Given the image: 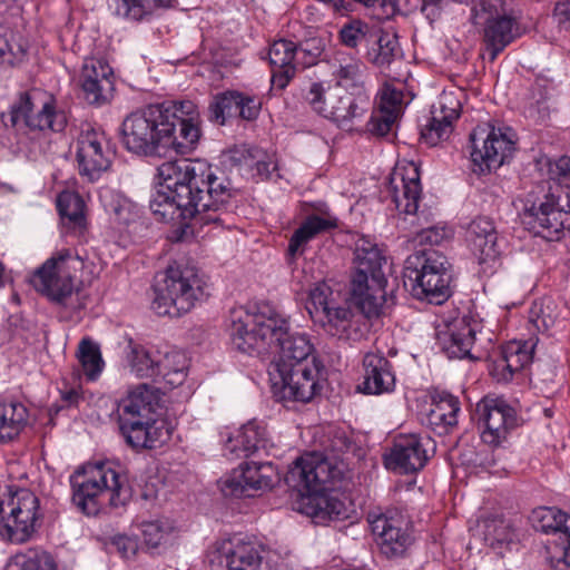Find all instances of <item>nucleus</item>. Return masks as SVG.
Wrapping results in <instances>:
<instances>
[{"label": "nucleus", "mask_w": 570, "mask_h": 570, "mask_svg": "<svg viewBox=\"0 0 570 570\" xmlns=\"http://www.w3.org/2000/svg\"><path fill=\"white\" fill-rule=\"evenodd\" d=\"M158 186L149 208L164 222L188 226L219 223L235 197L230 180L200 159L165 161L157 168Z\"/></svg>", "instance_id": "1"}, {"label": "nucleus", "mask_w": 570, "mask_h": 570, "mask_svg": "<svg viewBox=\"0 0 570 570\" xmlns=\"http://www.w3.org/2000/svg\"><path fill=\"white\" fill-rule=\"evenodd\" d=\"M200 122L198 107L191 100L150 105L125 118L122 142L137 155H151L159 148L186 155L200 138Z\"/></svg>", "instance_id": "2"}, {"label": "nucleus", "mask_w": 570, "mask_h": 570, "mask_svg": "<svg viewBox=\"0 0 570 570\" xmlns=\"http://www.w3.org/2000/svg\"><path fill=\"white\" fill-rule=\"evenodd\" d=\"M341 472L315 453L298 458L286 473V483L304 498L303 511L316 524L350 518L351 504L325 491L334 487Z\"/></svg>", "instance_id": "3"}, {"label": "nucleus", "mask_w": 570, "mask_h": 570, "mask_svg": "<svg viewBox=\"0 0 570 570\" xmlns=\"http://www.w3.org/2000/svg\"><path fill=\"white\" fill-rule=\"evenodd\" d=\"M72 501L87 515L124 507L131 497L127 476L109 462L88 463L70 476Z\"/></svg>", "instance_id": "4"}, {"label": "nucleus", "mask_w": 570, "mask_h": 570, "mask_svg": "<svg viewBox=\"0 0 570 570\" xmlns=\"http://www.w3.org/2000/svg\"><path fill=\"white\" fill-rule=\"evenodd\" d=\"M206 287L205 281L194 267L169 266L154 287L151 307L160 316H180L207 295Z\"/></svg>", "instance_id": "5"}, {"label": "nucleus", "mask_w": 570, "mask_h": 570, "mask_svg": "<svg viewBox=\"0 0 570 570\" xmlns=\"http://www.w3.org/2000/svg\"><path fill=\"white\" fill-rule=\"evenodd\" d=\"M561 188L549 183L535 185L525 196L523 224L534 235L547 240H560L570 229V205L561 204Z\"/></svg>", "instance_id": "6"}, {"label": "nucleus", "mask_w": 570, "mask_h": 570, "mask_svg": "<svg viewBox=\"0 0 570 570\" xmlns=\"http://www.w3.org/2000/svg\"><path fill=\"white\" fill-rule=\"evenodd\" d=\"M288 330V321L268 306L255 314L243 308L234 309L228 325L232 344L244 353H250L264 345H278Z\"/></svg>", "instance_id": "7"}, {"label": "nucleus", "mask_w": 570, "mask_h": 570, "mask_svg": "<svg viewBox=\"0 0 570 570\" xmlns=\"http://www.w3.org/2000/svg\"><path fill=\"white\" fill-rule=\"evenodd\" d=\"M449 267V261L442 253L434 249L416 250L405 261V285L410 283L414 297L442 304L451 295Z\"/></svg>", "instance_id": "8"}, {"label": "nucleus", "mask_w": 570, "mask_h": 570, "mask_svg": "<svg viewBox=\"0 0 570 570\" xmlns=\"http://www.w3.org/2000/svg\"><path fill=\"white\" fill-rule=\"evenodd\" d=\"M312 321L340 340L357 341L363 336L361 317L346 303L338 302L326 283L315 284L305 304Z\"/></svg>", "instance_id": "9"}, {"label": "nucleus", "mask_w": 570, "mask_h": 570, "mask_svg": "<svg viewBox=\"0 0 570 570\" xmlns=\"http://www.w3.org/2000/svg\"><path fill=\"white\" fill-rule=\"evenodd\" d=\"M3 529L13 543H24L32 538L39 525V499L28 489L6 487L0 493V515Z\"/></svg>", "instance_id": "10"}, {"label": "nucleus", "mask_w": 570, "mask_h": 570, "mask_svg": "<svg viewBox=\"0 0 570 570\" xmlns=\"http://www.w3.org/2000/svg\"><path fill=\"white\" fill-rule=\"evenodd\" d=\"M471 6V20L474 24H484L483 43L490 61L497 57L519 36L517 20L498 10L497 0H454Z\"/></svg>", "instance_id": "11"}, {"label": "nucleus", "mask_w": 570, "mask_h": 570, "mask_svg": "<svg viewBox=\"0 0 570 570\" xmlns=\"http://www.w3.org/2000/svg\"><path fill=\"white\" fill-rule=\"evenodd\" d=\"M471 159L480 174L501 167L512 155L515 134L510 127H494L490 124L478 126L470 135Z\"/></svg>", "instance_id": "12"}, {"label": "nucleus", "mask_w": 570, "mask_h": 570, "mask_svg": "<svg viewBox=\"0 0 570 570\" xmlns=\"http://www.w3.org/2000/svg\"><path fill=\"white\" fill-rule=\"evenodd\" d=\"M82 266L71 249H61L48 258L32 275L31 284L41 294L62 302L73 292V277Z\"/></svg>", "instance_id": "13"}, {"label": "nucleus", "mask_w": 570, "mask_h": 570, "mask_svg": "<svg viewBox=\"0 0 570 570\" xmlns=\"http://www.w3.org/2000/svg\"><path fill=\"white\" fill-rule=\"evenodd\" d=\"M305 98L316 112L341 126L362 117L370 107L365 91L342 94L338 88L325 89L317 82L311 85Z\"/></svg>", "instance_id": "14"}, {"label": "nucleus", "mask_w": 570, "mask_h": 570, "mask_svg": "<svg viewBox=\"0 0 570 570\" xmlns=\"http://www.w3.org/2000/svg\"><path fill=\"white\" fill-rule=\"evenodd\" d=\"M321 370L322 364L317 358H313L312 364L304 366L269 370L274 395L281 401L311 402L322 389Z\"/></svg>", "instance_id": "15"}, {"label": "nucleus", "mask_w": 570, "mask_h": 570, "mask_svg": "<svg viewBox=\"0 0 570 570\" xmlns=\"http://www.w3.org/2000/svg\"><path fill=\"white\" fill-rule=\"evenodd\" d=\"M533 527L553 535L547 544V559L554 570L570 568V514L556 508L542 507L532 512Z\"/></svg>", "instance_id": "16"}, {"label": "nucleus", "mask_w": 570, "mask_h": 570, "mask_svg": "<svg viewBox=\"0 0 570 570\" xmlns=\"http://www.w3.org/2000/svg\"><path fill=\"white\" fill-rule=\"evenodd\" d=\"M114 150L102 130L90 127L81 129L77 138L76 158L80 176L96 181L110 168Z\"/></svg>", "instance_id": "17"}, {"label": "nucleus", "mask_w": 570, "mask_h": 570, "mask_svg": "<svg viewBox=\"0 0 570 570\" xmlns=\"http://www.w3.org/2000/svg\"><path fill=\"white\" fill-rule=\"evenodd\" d=\"M475 417L482 426L481 439L491 446L500 445L517 426V412L503 397L489 394L475 405Z\"/></svg>", "instance_id": "18"}, {"label": "nucleus", "mask_w": 570, "mask_h": 570, "mask_svg": "<svg viewBox=\"0 0 570 570\" xmlns=\"http://www.w3.org/2000/svg\"><path fill=\"white\" fill-rule=\"evenodd\" d=\"M11 125L18 130L30 134L46 131H62L67 125L63 111L56 110L50 101L37 107L28 92L20 95L19 100L11 107Z\"/></svg>", "instance_id": "19"}, {"label": "nucleus", "mask_w": 570, "mask_h": 570, "mask_svg": "<svg viewBox=\"0 0 570 570\" xmlns=\"http://www.w3.org/2000/svg\"><path fill=\"white\" fill-rule=\"evenodd\" d=\"M367 521L382 554L403 557L413 542L407 522L395 511L370 512Z\"/></svg>", "instance_id": "20"}, {"label": "nucleus", "mask_w": 570, "mask_h": 570, "mask_svg": "<svg viewBox=\"0 0 570 570\" xmlns=\"http://www.w3.org/2000/svg\"><path fill=\"white\" fill-rule=\"evenodd\" d=\"M433 450V442L428 436L401 434L384 455V465L399 474H412L425 466Z\"/></svg>", "instance_id": "21"}, {"label": "nucleus", "mask_w": 570, "mask_h": 570, "mask_svg": "<svg viewBox=\"0 0 570 570\" xmlns=\"http://www.w3.org/2000/svg\"><path fill=\"white\" fill-rule=\"evenodd\" d=\"M262 551L254 539L237 534L218 543L213 553L227 570H278L276 564L263 559Z\"/></svg>", "instance_id": "22"}, {"label": "nucleus", "mask_w": 570, "mask_h": 570, "mask_svg": "<svg viewBox=\"0 0 570 570\" xmlns=\"http://www.w3.org/2000/svg\"><path fill=\"white\" fill-rule=\"evenodd\" d=\"M277 472L271 462H246L220 480L226 497H253L257 491L273 487Z\"/></svg>", "instance_id": "23"}, {"label": "nucleus", "mask_w": 570, "mask_h": 570, "mask_svg": "<svg viewBox=\"0 0 570 570\" xmlns=\"http://www.w3.org/2000/svg\"><path fill=\"white\" fill-rule=\"evenodd\" d=\"M385 286L386 278L353 274L350 284L351 301L365 317H376L384 305L394 304L392 296L387 298Z\"/></svg>", "instance_id": "24"}, {"label": "nucleus", "mask_w": 570, "mask_h": 570, "mask_svg": "<svg viewBox=\"0 0 570 570\" xmlns=\"http://www.w3.org/2000/svg\"><path fill=\"white\" fill-rule=\"evenodd\" d=\"M387 190L396 209L414 217L422 193L419 168L414 164L395 167L390 176Z\"/></svg>", "instance_id": "25"}, {"label": "nucleus", "mask_w": 570, "mask_h": 570, "mask_svg": "<svg viewBox=\"0 0 570 570\" xmlns=\"http://www.w3.org/2000/svg\"><path fill=\"white\" fill-rule=\"evenodd\" d=\"M80 82L86 100L101 105L114 91L112 68L105 60L88 58L82 66Z\"/></svg>", "instance_id": "26"}, {"label": "nucleus", "mask_w": 570, "mask_h": 570, "mask_svg": "<svg viewBox=\"0 0 570 570\" xmlns=\"http://www.w3.org/2000/svg\"><path fill=\"white\" fill-rule=\"evenodd\" d=\"M460 100L452 92H443L438 107H433L430 121L421 131L422 140L429 146H435L448 139L453 129V121L460 116Z\"/></svg>", "instance_id": "27"}, {"label": "nucleus", "mask_w": 570, "mask_h": 570, "mask_svg": "<svg viewBox=\"0 0 570 570\" xmlns=\"http://www.w3.org/2000/svg\"><path fill=\"white\" fill-rule=\"evenodd\" d=\"M119 431L126 444L135 451L151 450L164 442L167 431L158 417L118 419Z\"/></svg>", "instance_id": "28"}, {"label": "nucleus", "mask_w": 570, "mask_h": 570, "mask_svg": "<svg viewBox=\"0 0 570 570\" xmlns=\"http://www.w3.org/2000/svg\"><path fill=\"white\" fill-rule=\"evenodd\" d=\"M466 242L480 265H492L500 256L498 233L494 223L488 217H478L470 223Z\"/></svg>", "instance_id": "29"}, {"label": "nucleus", "mask_w": 570, "mask_h": 570, "mask_svg": "<svg viewBox=\"0 0 570 570\" xmlns=\"http://www.w3.org/2000/svg\"><path fill=\"white\" fill-rule=\"evenodd\" d=\"M533 347V343L522 341H511L503 345L490 365L492 377L503 383L511 381L517 372L532 361Z\"/></svg>", "instance_id": "30"}, {"label": "nucleus", "mask_w": 570, "mask_h": 570, "mask_svg": "<svg viewBox=\"0 0 570 570\" xmlns=\"http://www.w3.org/2000/svg\"><path fill=\"white\" fill-rule=\"evenodd\" d=\"M278 353L269 370L287 368L312 364L315 348L306 333L291 332L281 340Z\"/></svg>", "instance_id": "31"}, {"label": "nucleus", "mask_w": 570, "mask_h": 570, "mask_svg": "<svg viewBox=\"0 0 570 570\" xmlns=\"http://www.w3.org/2000/svg\"><path fill=\"white\" fill-rule=\"evenodd\" d=\"M159 390L146 383L138 384L121 400L118 419H153L159 409Z\"/></svg>", "instance_id": "32"}, {"label": "nucleus", "mask_w": 570, "mask_h": 570, "mask_svg": "<svg viewBox=\"0 0 570 570\" xmlns=\"http://www.w3.org/2000/svg\"><path fill=\"white\" fill-rule=\"evenodd\" d=\"M297 46L286 39H279L272 43L268 58L273 67L272 89L283 90L295 76L299 67V58L296 57Z\"/></svg>", "instance_id": "33"}, {"label": "nucleus", "mask_w": 570, "mask_h": 570, "mask_svg": "<svg viewBox=\"0 0 570 570\" xmlns=\"http://www.w3.org/2000/svg\"><path fill=\"white\" fill-rule=\"evenodd\" d=\"M479 324L465 318L454 322L446 331L439 333V342L451 358H472L471 348L475 342Z\"/></svg>", "instance_id": "34"}, {"label": "nucleus", "mask_w": 570, "mask_h": 570, "mask_svg": "<svg viewBox=\"0 0 570 570\" xmlns=\"http://www.w3.org/2000/svg\"><path fill=\"white\" fill-rule=\"evenodd\" d=\"M402 91L385 85L380 94L377 110L368 121V130L376 136H386L402 111Z\"/></svg>", "instance_id": "35"}, {"label": "nucleus", "mask_w": 570, "mask_h": 570, "mask_svg": "<svg viewBox=\"0 0 570 570\" xmlns=\"http://www.w3.org/2000/svg\"><path fill=\"white\" fill-rule=\"evenodd\" d=\"M363 391L366 394H383L394 390L395 376L392 365L382 354L367 353L363 360Z\"/></svg>", "instance_id": "36"}, {"label": "nucleus", "mask_w": 570, "mask_h": 570, "mask_svg": "<svg viewBox=\"0 0 570 570\" xmlns=\"http://www.w3.org/2000/svg\"><path fill=\"white\" fill-rule=\"evenodd\" d=\"M460 402L458 397L440 392L432 396L424 423L438 434L448 433L458 423Z\"/></svg>", "instance_id": "37"}, {"label": "nucleus", "mask_w": 570, "mask_h": 570, "mask_svg": "<svg viewBox=\"0 0 570 570\" xmlns=\"http://www.w3.org/2000/svg\"><path fill=\"white\" fill-rule=\"evenodd\" d=\"M335 226L336 220L334 218L321 217L318 215L308 216L289 239L287 248L288 262L293 263L298 256H302L309 240Z\"/></svg>", "instance_id": "38"}, {"label": "nucleus", "mask_w": 570, "mask_h": 570, "mask_svg": "<svg viewBox=\"0 0 570 570\" xmlns=\"http://www.w3.org/2000/svg\"><path fill=\"white\" fill-rule=\"evenodd\" d=\"M125 354L126 367L130 374L138 379H157L158 350L147 348L129 338Z\"/></svg>", "instance_id": "39"}, {"label": "nucleus", "mask_w": 570, "mask_h": 570, "mask_svg": "<svg viewBox=\"0 0 570 570\" xmlns=\"http://www.w3.org/2000/svg\"><path fill=\"white\" fill-rule=\"evenodd\" d=\"M334 76L338 87L364 91L365 65L356 57L337 52L334 58Z\"/></svg>", "instance_id": "40"}, {"label": "nucleus", "mask_w": 570, "mask_h": 570, "mask_svg": "<svg viewBox=\"0 0 570 570\" xmlns=\"http://www.w3.org/2000/svg\"><path fill=\"white\" fill-rule=\"evenodd\" d=\"M157 367V379L161 377L169 387H176L186 379L188 360L180 351L158 350Z\"/></svg>", "instance_id": "41"}, {"label": "nucleus", "mask_w": 570, "mask_h": 570, "mask_svg": "<svg viewBox=\"0 0 570 570\" xmlns=\"http://www.w3.org/2000/svg\"><path fill=\"white\" fill-rule=\"evenodd\" d=\"M354 254V274H365L366 276L385 278L382 271L385 257L382 255L376 244L372 243L370 239L362 238L356 243Z\"/></svg>", "instance_id": "42"}, {"label": "nucleus", "mask_w": 570, "mask_h": 570, "mask_svg": "<svg viewBox=\"0 0 570 570\" xmlns=\"http://www.w3.org/2000/svg\"><path fill=\"white\" fill-rule=\"evenodd\" d=\"M27 407L18 402H0V443L17 438L27 425Z\"/></svg>", "instance_id": "43"}, {"label": "nucleus", "mask_w": 570, "mask_h": 570, "mask_svg": "<svg viewBox=\"0 0 570 570\" xmlns=\"http://www.w3.org/2000/svg\"><path fill=\"white\" fill-rule=\"evenodd\" d=\"M375 41L367 50V59L377 67L391 65V62L401 56V48L395 32L380 29L375 31Z\"/></svg>", "instance_id": "44"}, {"label": "nucleus", "mask_w": 570, "mask_h": 570, "mask_svg": "<svg viewBox=\"0 0 570 570\" xmlns=\"http://www.w3.org/2000/svg\"><path fill=\"white\" fill-rule=\"evenodd\" d=\"M482 529L485 544L499 554L513 542L514 531L510 521L504 518H487L482 521Z\"/></svg>", "instance_id": "45"}, {"label": "nucleus", "mask_w": 570, "mask_h": 570, "mask_svg": "<svg viewBox=\"0 0 570 570\" xmlns=\"http://www.w3.org/2000/svg\"><path fill=\"white\" fill-rule=\"evenodd\" d=\"M175 0H110L115 14L139 21L158 8H168Z\"/></svg>", "instance_id": "46"}, {"label": "nucleus", "mask_w": 570, "mask_h": 570, "mask_svg": "<svg viewBox=\"0 0 570 570\" xmlns=\"http://www.w3.org/2000/svg\"><path fill=\"white\" fill-rule=\"evenodd\" d=\"M57 207L65 224L72 228H83L85 202L81 196L73 191H62L57 198Z\"/></svg>", "instance_id": "47"}, {"label": "nucleus", "mask_w": 570, "mask_h": 570, "mask_svg": "<svg viewBox=\"0 0 570 570\" xmlns=\"http://www.w3.org/2000/svg\"><path fill=\"white\" fill-rule=\"evenodd\" d=\"M26 55L23 38L12 30L0 28V65L14 67L24 60Z\"/></svg>", "instance_id": "48"}, {"label": "nucleus", "mask_w": 570, "mask_h": 570, "mask_svg": "<svg viewBox=\"0 0 570 570\" xmlns=\"http://www.w3.org/2000/svg\"><path fill=\"white\" fill-rule=\"evenodd\" d=\"M77 357L87 379L97 380L105 366L98 344L89 338H82L78 346Z\"/></svg>", "instance_id": "49"}, {"label": "nucleus", "mask_w": 570, "mask_h": 570, "mask_svg": "<svg viewBox=\"0 0 570 570\" xmlns=\"http://www.w3.org/2000/svg\"><path fill=\"white\" fill-rule=\"evenodd\" d=\"M8 570H57V563L47 551L30 550L28 553L16 554Z\"/></svg>", "instance_id": "50"}, {"label": "nucleus", "mask_w": 570, "mask_h": 570, "mask_svg": "<svg viewBox=\"0 0 570 570\" xmlns=\"http://www.w3.org/2000/svg\"><path fill=\"white\" fill-rule=\"evenodd\" d=\"M558 317L557 305L550 297H543L532 303L529 311V322L538 332H547Z\"/></svg>", "instance_id": "51"}, {"label": "nucleus", "mask_w": 570, "mask_h": 570, "mask_svg": "<svg viewBox=\"0 0 570 570\" xmlns=\"http://www.w3.org/2000/svg\"><path fill=\"white\" fill-rule=\"evenodd\" d=\"M240 439L238 440L245 444V456H249L259 451H267L269 440L265 426L257 421H249L240 429Z\"/></svg>", "instance_id": "52"}, {"label": "nucleus", "mask_w": 570, "mask_h": 570, "mask_svg": "<svg viewBox=\"0 0 570 570\" xmlns=\"http://www.w3.org/2000/svg\"><path fill=\"white\" fill-rule=\"evenodd\" d=\"M243 101V94L237 91H226L214 97L209 105V110L215 120L225 122L226 117L237 115V108Z\"/></svg>", "instance_id": "53"}, {"label": "nucleus", "mask_w": 570, "mask_h": 570, "mask_svg": "<svg viewBox=\"0 0 570 570\" xmlns=\"http://www.w3.org/2000/svg\"><path fill=\"white\" fill-rule=\"evenodd\" d=\"M541 170L546 171L548 176V180L544 183L551 181L558 184L559 186L570 187V157L562 156L557 159H546L540 161Z\"/></svg>", "instance_id": "54"}, {"label": "nucleus", "mask_w": 570, "mask_h": 570, "mask_svg": "<svg viewBox=\"0 0 570 570\" xmlns=\"http://www.w3.org/2000/svg\"><path fill=\"white\" fill-rule=\"evenodd\" d=\"M144 542L150 548H157L173 530L171 525L161 521H146L141 523Z\"/></svg>", "instance_id": "55"}, {"label": "nucleus", "mask_w": 570, "mask_h": 570, "mask_svg": "<svg viewBox=\"0 0 570 570\" xmlns=\"http://www.w3.org/2000/svg\"><path fill=\"white\" fill-rule=\"evenodd\" d=\"M370 28L361 20H353L344 24L340 30L341 42L348 48H356L364 39H366Z\"/></svg>", "instance_id": "56"}, {"label": "nucleus", "mask_w": 570, "mask_h": 570, "mask_svg": "<svg viewBox=\"0 0 570 570\" xmlns=\"http://www.w3.org/2000/svg\"><path fill=\"white\" fill-rule=\"evenodd\" d=\"M324 47L321 39L312 38L297 46L296 57L299 58V66L305 68L315 63Z\"/></svg>", "instance_id": "57"}, {"label": "nucleus", "mask_w": 570, "mask_h": 570, "mask_svg": "<svg viewBox=\"0 0 570 570\" xmlns=\"http://www.w3.org/2000/svg\"><path fill=\"white\" fill-rule=\"evenodd\" d=\"M451 236L452 232L445 227H428L417 232L411 242L414 246H432L441 244Z\"/></svg>", "instance_id": "58"}, {"label": "nucleus", "mask_w": 570, "mask_h": 570, "mask_svg": "<svg viewBox=\"0 0 570 570\" xmlns=\"http://www.w3.org/2000/svg\"><path fill=\"white\" fill-rule=\"evenodd\" d=\"M276 169L277 164L274 157L258 148L256 154H254V167L250 169L255 170L254 175L259 179H269Z\"/></svg>", "instance_id": "59"}, {"label": "nucleus", "mask_w": 570, "mask_h": 570, "mask_svg": "<svg viewBox=\"0 0 570 570\" xmlns=\"http://www.w3.org/2000/svg\"><path fill=\"white\" fill-rule=\"evenodd\" d=\"M257 150V147H235L229 150V160L236 166L252 169L254 167V154H256Z\"/></svg>", "instance_id": "60"}, {"label": "nucleus", "mask_w": 570, "mask_h": 570, "mask_svg": "<svg viewBox=\"0 0 570 570\" xmlns=\"http://www.w3.org/2000/svg\"><path fill=\"white\" fill-rule=\"evenodd\" d=\"M111 544L125 559H129L130 557L135 556L138 550L137 541L122 534L114 537Z\"/></svg>", "instance_id": "61"}, {"label": "nucleus", "mask_w": 570, "mask_h": 570, "mask_svg": "<svg viewBox=\"0 0 570 570\" xmlns=\"http://www.w3.org/2000/svg\"><path fill=\"white\" fill-rule=\"evenodd\" d=\"M553 18L559 29L570 31V0H560L556 3Z\"/></svg>", "instance_id": "62"}, {"label": "nucleus", "mask_w": 570, "mask_h": 570, "mask_svg": "<svg viewBox=\"0 0 570 570\" xmlns=\"http://www.w3.org/2000/svg\"><path fill=\"white\" fill-rule=\"evenodd\" d=\"M259 109L261 102L256 98L243 95V101L239 104V108H237V115L243 119L253 120L258 116Z\"/></svg>", "instance_id": "63"}, {"label": "nucleus", "mask_w": 570, "mask_h": 570, "mask_svg": "<svg viewBox=\"0 0 570 570\" xmlns=\"http://www.w3.org/2000/svg\"><path fill=\"white\" fill-rule=\"evenodd\" d=\"M239 439L240 430H238L235 435H229L224 443L225 454L229 455L232 459L245 456V444L239 442Z\"/></svg>", "instance_id": "64"}]
</instances>
